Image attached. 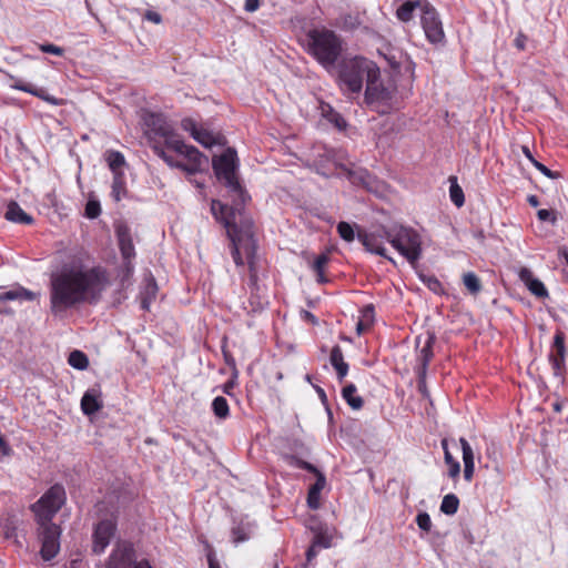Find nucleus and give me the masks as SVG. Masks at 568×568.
I'll return each mask as SVG.
<instances>
[{
    "instance_id": "obj_53",
    "label": "nucleus",
    "mask_w": 568,
    "mask_h": 568,
    "mask_svg": "<svg viewBox=\"0 0 568 568\" xmlns=\"http://www.w3.org/2000/svg\"><path fill=\"white\" fill-rule=\"evenodd\" d=\"M144 18L153 23H161L162 21V17L160 13L155 12V11H146L145 14H144Z\"/></svg>"
},
{
    "instance_id": "obj_39",
    "label": "nucleus",
    "mask_w": 568,
    "mask_h": 568,
    "mask_svg": "<svg viewBox=\"0 0 568 568\" xmlns=\"http://www.w3.org/2000/svg\"><path fill=\"white\" fill-rule=\"evenodd\" d=\"M349 180L355 184H361L371 190L372 176L366 170L349 172Z\"/></svg>"
},
{
    "instance_id": "obj_25",
    "label": "nucleus",
    "mask_w": 568,
    "mask_h": 568,
    "mask_svg": "<svg viewBox=\"0 0 568 568\" xmlns=\"http://www.w3.org/2000/svg\"><path fill=\"white\" fill-rule=\"evenodd\" d=\"M329 361L337 373L338 379L342 382L348 373V364L344 362L343 352L338 345L332 348Z\"/></svg>"
},
{
    "instance_id": "obj_2",
    "label": "nucleus",
    "mask_w": 568,
    "mask_h": 568,
    "mask_svg": "<svg viewBox=\"0 0 568 568\" xmlns=\"http://www.w3.org/2000/svg\"><path fill=\"white\" fill-rule=\"evenodd\" d=\"M211 211L216 220L223 223L232 243V257L237 266L244 265L242 252L245 254L251 272V282H256V271L253 270L256 253L253 221L243 209L229 207L220 201H212Z\"/></svg>"
},
{
    "instance_id": "obj_3",
    "label": "nucleus",
    "mask_w": 568,
    "mask_h": 568,
    "mask_svg": "<svg viewBox=\"0 0 568 568\" xmlns=\"http://www.w3.org/2000/svg\"><path fill=\"white\" fill-rule=\"evenodd\" d=\"M307 51L323 68L331 71L343 52V41L332 30L314 29L307 33Z\"/></svg>"
},
{
    "instance_id": "obj_14",
    "label": "nucleus",
    "mask_w": 568,
    "mask_h": 568,
    "mask_svg": "<svg viewBox=\"0 0 568 568\" xmlns=\"http://www.w3.org/2000/svg\"><path fill=\"white\" fill-rule=\"evenodd\" d=\"M116 236L119 241V247L124 260L125 270L128 273H132L133 265L131 261L135 256V250L129 229L122 225L119 226L116 229Z\"/></svg>"
},
{
    "instance_id": "obj_43",
    "label": "nucleus",
    "mask_w": 568,
    "mask_h": 568,
    "mask_svg": "<svg viewBox=\"0 0 568 568\" xmlns=\"http://www.w3.org/2000/svg\"><path fill=\"white\" fill-rule=\"evenodd\" d=\"M101 207L98 201H88L85 204V216L89 219H95L100 215Z\"/></svg>"
},
{
    "instance_id": "obj_13",
    "label": "nucleus",
    "mask_w": 568,
    "mask_h": 568,
    "mask_svg": "<svg viewBox=\"0 0 568 568\" xmlns=\"http://www.w3.org/2000/svg\"><path fill=\"white\" fill-rule=\"evenodd\" d=\"M384 230H388V227L383 226L376 232L359 234L358 239L368 252L383 256L394 263V260L386 254Z\"/></svg>"
},
{
    "instance_id": "obj_64",
    "label": "nucleus",
    "mask_w": 568,
    "mask_h": 568,
    "mask_svg": "<svg viewBox=\"0 0 568 568\" xmlns=\"http://www.w3.org/2000/svg\"><path fill=\"white\" fill-rule=\"evenodd\" d=\"M305 316H306V318L311 320L312 323H316V318L312 313L305 312Z\"/></svg>"
},
{
    "instance_id": "obj_34",
    "label": "nucleus",
    "mask_w": 568,
    "mask_h": 568,
    "mask_svg": "<svg viewBox=\"0 0 568 568\" xmlns=\"http://www.w3.org/2000/svg\"><path fill=\"white\" fill-rule=\"evenodd\" d=\"M111 194H112V197L116 202H119L126 194L125 181H124L123 173L113 174Z\"/></svg>"
},
{
    "instance_id": "obj_8",
    "label": "nucleus",
    "mask_w": 568,
    "mask_h": 568,
    "mask_svg": "<svg viewBox=\"0 0 568 568\" xmlns=\"http://www.w3.org/2000/svg\"><path fill=\"white\" fill-rule=\"evenodd\" d=\"M65 501V490L61 485L52 486L36 504L32 511L37 521H52V518L60 510Z\"/></svg>"
},
{
    "instance_id": "obj_31",
    "label": "nucleus",
    "mask_w": 568,
    "mask_h": 568,
    "mask_svg": "<svg viewBox=\"0 0 568 568\" xmlns=\"http://www.w3.org/2000/svg\"><path fill=\"white\" fill-rule=\"evenodd\" d=\"M523 150V153L525 154V156L532 163V165L539 171L541 172L545 176L549 178V179H558L560 176V174L558 172H554L551 170H549L546 165H544L542 163H540L539 161H537L528 146L524 145L521 148Z\"/></svg>"
},
{
    "instance_id": "obj_19",
    "label": "nucleus",
    "mask_w": 568,
    "mask_h": 568,
    "mask_svg": "<svg viewBox=\"0 0 568 568\" xmlns=\"http://www.w3.org/2000/svg\"><path fill=\"white\" fill-rule=\"evenodd\" d=\"M565 335L562 332H557L554 337L552 351L549 355V361L556 376H561V371L565 367Z\"/></svg>"
},
{
    "instance_id": "obj_5",
    "label": "nucleus",
    "mask_w": 568,
    "mask_h": 568,
    "mask_svg": "<svg viewBox=\"0 0 568 568\" xmlns=\"http://www.w3.org/2000/svg\"><path fill=\"white\" fill-rule=\"evenodd\" d=\"M213 169L220 181H223L230 193L234 196V209L241 206L250 200V195L240 184L236 176V152L233 149L225 150L220 156L213 159Z\"/></svg>"
},
{
    "instance_id": "obj_6",
    "label": "nucleus",
    "mask_w": 568,
    "mask_h": 568,
    "mask_svg": "<svg viewBox=\"0 0 568 568\" xmlns=\"http://www.w3.org/2000/svg\"><path fill=\"white\" fill-rule=\"evenodd\" d=\"M386 241L402 255L407 262L415 266L422 257V236L409 226L392 225L384 230Z\"/></svg>"
},
{
    "instance_id": "obj_16",
    "label": "nucleus",
    "mask_w": 568,
    "mask_h": 568,
    "mask_svg": "<svg viewBox=\"0 0 568 568\" xmlns=\"http://www.w3.org/2000/svg\"><path fill=\"white\" fill-rule=\"evenodd\" d=\"M379 78L381 74L366 80L365 101L367 104L387 102L390 99V92L383 87Z\"/></svg>"
},
{
    "instance_id": "obj_42",
    "label": "nucleus",
    "mask_w": 568,
    "mask_h": 568,
    "mask_svg": "<svg viewBox=\"0 0 568 568\" xmlns=\"http://www.w3.org/2000/svg\"><path fill=\"white\" fill-rule=\"evenodd\" d=\"M459 443H460L462 450H463L464 465H467V464L475 465L474 464V452H473V448L469 445V443L464 437L459 438Z\"/></svg>"
},
{
    "instance_id": "obj_35",
    "label": "nucleus",
    "mask_w": 568,
    "mask_h": 568,
    "mask_svg": "<svg viewBox=\"0 0 568 568\" xmlns=\"http://www.w3.org/2000/svg\"><path fill=\"white\" fill-rule=\"evenodd\" d=\"M68 363L73 368L83 371L89 366V358L83 352L73 351L69 355Z\"/></svg>"
},
{
    "instance_id": "obj_26",
    "label": "nucleus",
    "mask_w": 568,
    "mask_h": 568,
    "mask_svg": "<svg viewBox=\"0 0 568 568\" xmlns=\"http://www.w3.org/2000/svg\"><path fill=\"white\" fill-rule=\"evenodd\" d=\"M425 0L424 1H420V0H416V1H406L404 2L396 11V17L403 21V22H407L409 21L412 18H413V12L416 8H419L420 11L423 12V6L422 4H425Z\"/></svg>"
},
{
    "instance_id": "obj_45",
    "label": "nucleus",
    "mask_w": 568,
    "mask_h": 568,
    "mask_svg": "<svg viewBox=\"0 0 568 568\" xmlns=\"http://www.w3.org/2000/svg\"><path fill=\"white\" fill-rule=\"evenodd\" d=\"M181 126L183 130L190 132L191 136L193 138L197 131L201 129L197 126L196 122L191 118H185L181 121Z\"/></svg>"
},
{
    "instance_id": "obj_28",
    "label": "nucleus",
    "mask_w": 568,
    "mask_h": 568,
    "mask_svg": "<svg viewBox=\"0 0 568 568\" xmlns=\"http://www.w3.org/2000/svg\"><path fill=\"white\" fill-rule=\"evenodd\" d=\"M356 386L354 384L346 385L343 390V398L353 409H361L363 407V398L361 396H356Z\"/></svg>"
},
{
    "instance_id": "obj_51",
    "label": "nucleus",
    "mask_w": 568,
    "mask_h": 568,
    "mask_svg": "<svg viewBox=\"0 0 568 568\" xmlns=\"http://www.w3.org/2000/svg\"><path fill=\"white\" fill-rule=\"evenodd\" d=\"M320 498L321 495L314 491H310L307 494V505L311 509H318L320 508Z\"/></svg>"
},
{
    "instance_id": "obj_40",
    "label": "nucleus",
    "mask_w": 568,
    "mask_h": 568,
    "mask_svg": "<svg viewBox=\"0 0 568 568\" xmlns=\"http://www.w3.org/2000/svg\"><path fill=\"white\" fill-rule=\"evenodd\" d=\"M193 139L205 148L212 146L215 142L213 134L202 128L197 131Z\"/></svg>"
},
{
    "instance_id": "obj_46",
    "label": "nucleus",
    "mask_w": 568,
    "mask_h": 568,
    "mask_svg": "<svg viewBox=\"0 0 568 568\" xmlns=\"http://www.w3.org/2000/svg\"><path fill=\"white\" fill-rule=\"evenodd\" d=\"M374 306L372 304L369 305H366L363 310H362V316H361V321H364V323H366L368 326H371L374 322Z\"/></svg>"
},
{
    "instance_id": "obj_36",
    "label": "nucleus",
    "mask_w": 568,
    "mask_h": 568,
    "mask_svg": "<svg viewBox=\"0 0 568 568\" xmlns=\"http://www.w3.org/2000/svg\"><path fill=\"white\" fill-rule=\"evenodd\" d=\"M459 506V499L454 494H448L444 496L442 504H440V510L445 515H455L458 510Z\"/></svg>"
},
{
    "instance_id": "obj_30",
    "label": "nucleus",
    "mask_w": 568,
    "mask_h": 568,
    "mask_svg": "<svg viewBox=\"0 0 568 568\" xmlns=\"http://www.w3.org/2000/svg\"><path fill=\"white\" fill-rule=\"evenodd\" d=\"M314 537L312 542L318 548H329L332 546V535L328 532L327 528L322 526L317 528H313Z\"/></svg>"
},
{
    "instance_id": "obj_52",
    "label": "nucleus",
    "mask_w": 568,
    "mask_h": 568,
    "mask_svg": "<svg viewBox=\"0 0 568 568\" xmlns=\"http://www.w3.org/2000/svg\"><path fill=\"white\" fill-rule=\"evenodd\" d=\"M325 484H326L325 476L322 473H318V475H316V481L310 488V491H314V493H317L321 495V491L325 487Z\"/></svg>"
},
{
    "instance_id": "obj_41",
    "label": "nucleus",
    "mask_w": 568,
    "mask_h": 568,
    "mask_svg": "<svg viewBox=\"0 0 568 568\" xmlns=\"http://www.w3.org/2000/svg\"><path fill=\"white\" fill-rule=\"evenodd\" d=\"M339 236L346 242L354 241L355 234L353 226L347 222H339L337 225Z\"/></svg>"
},
{
    "instance_id": "obj_32",
    "label": "nucleus",
    "mask_w": 568,
    "mask_h": 568,
    "mask_svg": "<svg viewBox=\"0 0 568 568\" xmlns=\"http://www.w3.org/2000/svg\"><path fill=\"white\" fill-rule=\"evenodd\" d=\"M449 182H450V186H449L450 200L457 207H462L465 203V196H464L463 189L458 185L456 176H454V175L449 176Z\"/></svg>"
},
{
    "instance_id": "obj_12",
    "label": "nucleus",
    "mask_w": 568,
    "mask_h": 568,
    "mask_svg": "<svg viewBox=\"0 0 568 568\" xmlns=\"http://www.w3.org/2000/svg\"><path fill=\"white\" fill-rule=\"evenodd\" d=\"M115 531V524L111 519L101 520L93 531L92 550L95 554H102L109 546Z\"/></svg>"
},
{
    "instance_id": "obj_61",
    "label": "nucleus",
    "mask_w": 568,
    "mask_h": 568,
    "mask_svg": "<svg viewBox=\"0 0 568 568\" xmlns=\"http://www.w3.org/2000/svg\"><path fill=\"white\" fill-rule=\"evenodd\" d=\"M369 326L364 323V321H358L356 324V332L358 335H361L364 331H366Z\"/></svg>"
},
{
    "instance_id": "obj_48",
    "label": "nucleus",
    "mask_w": 568,
    "mask_h": 568,
    "mask_svg": "<svg viewBox=\"0 0 568 568\" xmlns=\"http://www.w3.org/2000/svg\"><path fill=\"white\" fill-rule=\"evenodd\" d=\"M232 538L235 544L245 541L248 539V535L246 534L243 527H234L232 529Z\"/></svg>"
},
{
    "instance_id": "obj_54",
    "label": "nucleus",
    "mask_w": 568,
    "mask_h": 568,
    "mask_svg": "<svg viewBox=\"0 0 568 568\" xmlns=\"http://www.w3.org/2000/svg\"><path fill=\"white\" fill-rule=\"evenodd\" d=\"M317 548L318 547L312 542L308 549L306 550V561L308 564H311L313 559H315V557L317 556Z\"/></svg>"
},
{
    "instance_id": "obj_44",
    "label": "nucleus",
    "mask_w": 568,
    "mask_h": 568,
    "mask_svg": "<svg viewBox=\"0 0 568 568\" xmlns=\"http://www.w3.org/2000/svg\"><path fill=\"white\" fill-rule=\"evenodd\" d=\"M416 523L417 526L424 531H429L432 528V520L427 513L418 514L416 517Z\"/></svg>"
},
{
    "instance_id": "obj_33",
    "label": "nucleus",
    "mask_w": 568,
    "mask_h": 568,
    "mask_svg": "<svg viewBox=\"0 0 568 568\" xmlns=\"http://www.w3.org/2000/svg\"><path fill=\"white\" fill-rule=\"evenodd\" d=\"M442 446H443V449H444L445 463L449 467L448 475L452 478H456L459 475V473H460V465H459V463L456 459H454V457L449 453L446 439L442 440Z\"/></svg>"
},
{
    "instance_id": "obj_55",
    "label": "nucleus",
    "mask_w": 568,
    "mask_h": 568,
    "mask_svg": "<svg viewBox=\"0 0 568 568\" xmlns=\"http://www.w3.org/2000/svg\"><path fill=\"white\" fill-rule=\"evenodd\" d=\"M260 7V0H245L244 9L247 12H254Z\"/></svg>"
},
{
    "instance_id": "obj_21",
    "label": "nucleus",
    "mask_w": 568,
    "mask_h": 568,
    "mask_svg": "<svg viewBox=\"0 0 568 568\" xmlns=\"http://www.w3.org/2000/svg\"><path fill=\"white\" fill-rule=\"evenodd\" d=\"M158 294V284L152 274H148L143 280V285L140 291V304L144 311L150 310L151 303L155 300Z\"/></svg>"
},
{
    "instance_id": "obj_7",
    "label": "nucleus",
    "mask_w": 568,
    "mask_h": 568,
    "mask_svg": "<svg viewBox=\"0 0 568 568\" xmlns=\"http://www.w3.org/2000/svg\"><path fill=\"white\" fill-rule=\"evenodd\" d=\"M146 126V134L150 140L163 139L166 148L173 151H182L185 148V143L174 132L173 126L166 120V118L159 113H149L144 118Z\"/></svg>"
},
{
    "instance_id": "obj_1",
    "label": "nucleus",
    "mask_w": 568,
    "mask_h": 568,
    "mask_svg": "<svg viewBox=\"0 0 568 568\" xmlns=\"http://www.w3.org/2000/svg\"><path fill=\"white\" fill-rule=\"evenodd\" d=\"M106 285L108 276L102 267H90L81 257L73 258L52 276L51 308L58 313L83 302L97 303Z\"/></svg>"
},
{
    "instance_id": "obj_24",
    "label": "nucleus",
    "mask_w": 568,
    "mask_h": 568,
    "mask_svg": "<svg viewBox=\"0 0 568 568\" xmlns=\"http://www.w3.org/2000/svg\"><path fill=\"white\" fill-rule=\"evenodd\" d=\"M435 342V336L430 333H427V338L425 341L424 346L420 348L418 354V361L420 362V367L418 375L419 377H423L426 374V369L428 366L429 361L433 357V344Z\"/></svg>"
},
{
    "instance_id": "obj_22",
    "label": "nucleus",
    "mask_w": 568,
    "mask_h": 568,
    "mask_svg": "<svg viewBox=\"0 0 568 568\" xmlns=\"http://www.w3.org/2000/svg\"><path fill=\"white\" fill-rule=\"evenodd\" d=\"M103 407L101 392L97 388L88 389L81 399V409L84 415H93Z\"/></svg>"
},
{
    "instance_id": "obj_59",
    "label": "nucleus",
    "mask_w": 568,
    "mask_h": 568,
    "mask_svg": "<svg viewBox=\"0 0 568 568\" xmlns=\"http://www.w3.org/2000/svg\"><path fill=\"white\" fill-rule=\"evenodd\" d=\"M526 41H527V38L524 36V34H518L515 39V45L516 48H518L519 50H524L525 49V44H526Z\"/></svg>"
},
{
    "instance_id": "obj_57",
    "label": "nucleus",
    "mask_w": 568,
    "mask_h": 568,
    "mask_svg": "<svg viewBox=\"0 0 568 568\" xmlns=\"http://www.w3.org/2000/svg\"><path fill=\"white\" fill-rule=\"evenodd\" d=\"M0 452L3 456H9L11 454V448L4 437H0Z\"/></svg>"
},
{
    "instance_id": "obj_15",
    "label": "nucleus",
    "mask_w": 568,
    "mask_h": 568,
    "mask_svg": "<svg viewBox=\"0 0 568 568\" xmlns=\"http://www.w3.org/2000/svg\"><path fill=\"white\" fill-rule=\"evenodd\" d=\"M134 550L129 544L119 545L113 549L105 568H133Z\"/></svg>"
},
{
    "instance_id": "obj_17",
    "label": "nucleus",
    "mask_w": 568,
    "mask_h": 568,
    "mask_svg": "<svg viewBox=\"0 0 568 568\" xmlns=\"http://www.w3.org/2000/svg\"><path fill=\"white\" fill-rule=\"evenodd\" d=\"M10 80L12 81V83L10 84V87L12 89L30 93L50 104H52V105H61L62 104V100L50 95L47 92V90H44L43 88L34 87L33 84H31L29 82H24L23 80L17 78V77H13V75H10Z\"/></svg>"
},
{
    "instance_id": "obj_11",
    "label": "nucleus",
    "mask_w": 568,
    "mask_h": 568,
    "mask_svg": "<svg viewBox=\"0 0 568 568\" xmlns=\"http://www.w3.org/2000/svg\"><path fill=\"white\" fill-rule=\"evenodd\" d=\"M422 6L423 13L420 16V22L426 38L432 43L442 42L445 38V33L436 9L429 2H425V4Z\"/></svg>"
},
{
    "instance_id": "obj_27",
    "label": "nucleus",
    "mask_w": 568,
    "mask_h": 568,
    "mask_svg": "<svg viewBox=\"0 0 568 568\" xmlns=\"http://www.w3.org/2000/svg\"><path fill=\"white\" fill-rule=\"evenodd\" d=\"M322 115L333 123L338 130H344L347 126L345 119L336 112L329 104L322 105Z\"/></svg>"
},
{
    "instance_id": "obj_62",
    "label": "nucleus",
    "mask_w": 568,
    "mask_h": 568,
    "mask_svg": "<svg viewBox=\"0 0 568 568\" xmlns=\"http://www.w3.org/2000/svg\"><path fill=\"white\" fill-rule=\"evenodd\" d=\"M133 568H153V567L151 566L149 560L143 559V560L139 561V562H135L133 565Z\"/></svg>"
},
{
    "instance_id": "obj_50",
    "label": "nucleus",
    "mask_w": 568,
    "mask_h": 568,
    "mask_svg": "<svg viewBox=\"0 0 568 568\" xmlns=\"http://www.w3.org/2000/svg\"><path fill=\"white\" fill-rule=\"evenodd\" d=\"M537 216L540 221H550L552 224L556 223L557 217L554 211L541 209L537 212Z\"/></svg>"
},
{
    "instance_id": "obj_47",
    "label": "nucleus",
    "mask_w": 568,
    "mask_h": 568,
    "mask_svg": "<svg viewBox=\"0 0 568 568\" xmlns=\"http://www.w3.org/2000/svg\"><path fill=\"white\" fill-rule=\"evenodd\" d=\"M327 262L328 257L325 254H321L315 258L313 268L318 276H322V273L324 272V267L327 264Z\"/></svg>"
},
{
    "instance_id": "obj_29",
    "label": "nucleus",
    "mask_w": 568,
    "mask_h": 568,
    "mask_svg": "<svg viewBox=\"0 0 568 568\" xmlns=\"http://www.w3.org/2000/svg\"><path fill=\"white\" fill-rule=\"evenodd\" d=\"M105 160L113 174L122 173L121 169L125 165V159L119 151H108Z\"/></svg>"
},
{
    "instance_id": "obj_56",
    "label": "nucleus",
    "mask_w": 568,
    "mask_h": 568,
    "mask_svg": "<svg viewBox=\"0 0 568 568\" xmlns=\"http://www.w3.org/2000/svg\"><path fill=\"white\" fill-rule=\"evenodd\" d=\"M475 465H464V478L470 481L474 476Z\"/></svg>"
},
{
    "instance_id": "obj_60",
    "label": "nucleus",
    "mask_w": 568,
    "mask_h": 568,
    "mask_svg": "<svg viewBox=\"0 0 568 568\" xmlns=\"http://www.w3.org/2000/svg\"><path fill=\"white\" fill-rule=\"evenodd\" d=\"M207 562H209V568H221L219 561L216 560L215 556L210 554L207 556Z\"/></svg>"
},
{
    "instance_id": "obj_9",
    "label": "nucleus",
    "mask_w": 568,
    "mask_h": 568,
    "mask_svg": "<svg viewBox=\"0 0 568 568\" xmlns=\"http://www.w3.org/2000/svg\"><path fill=\"white\" fill-rule=\"evenodd\" d=\"M154 153L161 158L165 163H168L170 166H175L179 169H182L183 171H186L190 174L196 173L201 170L203 161H206V159L202 155V153L194 146L186 145L182 151H176L179 154L184 155L189 164H183L181 162H174L172 156L168 155L164 149L158 144H154L153 146Z\"/></svg>"
},
{
    "instance_id": "obj_58",
    "label": "nucleus",
    "mask_w": 568,
    "mask_h": 568,
    "mask_svg": "<svg viewBox=\"0 0 568 568\" xmlns=\"http://www.w3.org/2000/svg\"><path fill=\"white\" fill-rule=\"evenodd\" d=\"M298 466L302 469H305L307 471L314 473L315 475H318V473H320L318 469L314 465L310 464L308 462L302 460V462L298 463Z\"/></svg>"
},
{
    "instance_id": "obj_38",
    "label": "nucleus",
    "mask_w": 568,
    "mask_h": 568,
    "mask_svg": "<svg viewBox=\"0 0 568 568\" xmlns=\"http://www.w3.org/2000/svg\"><path fill=\"white\" fill-rule=\"evenodd\" d=\"M212 409L214 415L221 419H225L230 415L227 400L222 396H217L213 399Z\"/></svg>"
},
{
    "instance_id": "obj_63",
    "label": "nucleus",
    "mask_w": 568,
    "mask_h": 568,
    "mask_svg": "<svg viewBox=\"0 0 568 568\" xmlns=\"http://www.w3.org/2000/svg\"><path fill=\"white\" fill-rule=\"evenodd\" d=\"M528 203H529L531 206L536 207V206H538L539 201H538V199H537V196H536V195H529V196H528Z\"/></svg>"
},
{
    "instance_id": "obj_4",
    "label": "nucleus",
    "mask_w": 568,
    "mask_h": 568,
    "mask_svg": "<svg viewBox=\"0 0 568 568\" xmlns=\"http://www.w3.org/2000/svg\"><path fill=\"white\" fill-rule=\"evenodd\" d=\"M379 75L375 62L363 57L344 59L338 65V81L342 90L349 94H359L364 80Z\"/></svg>"
},
{
    "instance_id": "obj_49",
    "label": "nucleus",
    "mask_w": 568,
    "mask_h": 568,
    "mask_svg": "<svg viewBox=\"0 0 568 568\" xmlns=\"http://www.w3.org/2000/svg\"><path fill=\"white\" fill-rule=\"evenodd\" d=\"M39 48L44 53H50L59 57L62 55L64 52V50L61 47L54 45L52 43L40 44Z\"/></svg>"
},
{
    "instance_id": "obj_10",
    "label": "nucleus",
    "mask_w": 568,
    "mask_h": 568,
    "mask_svg": "<svg viewBox=\"0 0 568 568\" xmlns=\"http://www.w3.org/2000/svg\"><path fill=\"white\" fill-rule=\"evenodd\" d=\"M39 525V538L41 540V557L44 560L54 558L60 549V528L52 521H37Z\"/></svg>"
},
{
    "instance_id": "obj_23",
    "label": "nucleus",
    "mask_w": 568,
    "mask_h": 568,
    "mask_svg": "<svg viewBox=\"0 0 568 568\" xmlns=\"http://www.w3.org/2000/svg\"><path fill=\"white\" fill-rule=\"evenodd\" d=\"M6 220L19 224H32L33 217L26 213L17 202H10L4 213Z\"/></svg>"
},
{
    "instance_id": "obj_18",
    "label": "nucleus",
    "mask_w": 568,
    "mask_h": 568,
    "mask_svg": "<svg viewBox=\"0 0 568 568\" xmlns=\"http://www.w3.org/2000/svg\"><path fill=\"white\" fill-rule=\"evenodd\" d=\"M36 294L24 287L18 286L9 291H0V314H12L13 311L6 305L9 301H32Z\"/></svg>"
},
{
    "instance_id": "obj_20",
    "label": "nucleus",
    "mask_w": 568,
    "mask_h": 568,
    "mask_svg": "<svg viewBox=\"0 0 568 568\" xmlns=\"http://www.w3.org/2000/svg\"><path fill=\"white\" fill-rule=\"evenodd\" d=\"M520 281L526 285V287L539 298H545L548 296V291L546 290L544 283L538 278L534 277L532 272L527 268H520L519 273Z\"/></svg>"
},
{
    "instance_id": "obj_37",
    "label": "nucleus",
    "mask_w": 568,
    "mask_h": 568,
    "mask_svg": "<svg viewBox=\"0 0 568 568\" xmlns=\"http://www.w3.org/2000/svg\"><path fill=\"white\" fill-rule=\"evenodd\" d=\"M463 283L473 295H476L481 291L480 280L474 272L465 273L463 275Z\"/></svg>"
}]
</instances>
